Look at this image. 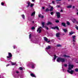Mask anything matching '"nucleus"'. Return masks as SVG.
<instances>
[{
    "label": "nucleus",
    "mask_w": 78,
    "mask_h": 78,
    "mask_svg": "<svg viewBox=\"0 0 78 78\" xmlns=\"http://www.w3.org/2000/svg\"><path fill=\"white\" fill-rule=\"evenodd\" d=\"M73 67L74 66L73 65H72L70 64L69 65L68 67V70H67V72L69 73H70L71 75L73 74V70H71V71H70L69 70H71V69H73Z\"/></svg>",
    "instance_id": "f257e3e1"
},
{
    "label": "nucleus",
    "mask_w": 78,
    "mask_h": 78,
    "mask_svg": "<svg viewBox=\"0 0 78 78\" xmlns=\"http://www.w3.org/2000/svg\"><path fill=\"white\" fill-rule=\"evenodd\" d=\"M57 61L58 62H59L60 61L62 62H65V58L61 57H58L57 59Z\"/></svg>",
    "instance_id": "f03ea898"
},
{
    "label": "nucleus",
    "mask_w": 78,
    "mask_h": 78,
    "mask_svg": "<svg viewBox=\"0 0 78 78\" xmlns=\"http://www.w3.org/2000/svg\"><path fill=\"white\" fill-rule=\"evenodd\" d=\"M8 53L9 54V56H7V58H9V59H11V58L12 56V54L10 52H8Z\"/></svg>",
    "instance_id": "7ed1b4c3"
},
{
    "label": "nucleus",
    "mask_w": 78,
    "mask_h": 78,
    "mask_svg": "<svg viewBox=\"0 0 78 78\" xmlns=\"http://www.w3.org/2000/svg\"><path fill=\"white\" fill-rule=\"evenodd\" d=\"M29 64L31 66V67L32 69H34L35 67V66H36V64L34 63L33 62H31L29 63Z\"/></svg>",
    "instance_id": "20e7f679"
},
{
    "label": "nucleus",
    "mask_w": 78,
    "mask_h": 78,
    "mask_svg": "<svg viewBox=\"0 0 78 78\" xmlns=\"http://www.w3.org/2000/svg\"><path fill=\"white\" fill-rule=\"evenodd\" d=\"M51 28L52 29V30H55V29H56L58 31H59V27H58L57 26H55V27H52Z\"/></svg>",
    "instance_id": "39448f33"
},
{
    "label": "nucleus",
    "mask_w": 78,
    "mask_h": 78,
    "mask_svg": "<svg viewBox=\"0 0 78 78\" xmlns=\"http://www.w3.org/2000/svg\"><path fill=\"white\" fill-rule=\"evenodd\" d=\"M56 14H57V19H59V18H60V17H61V15H60V12H56Z\"/></svg>",
    "instance_id": "423d86ee"
},
{
    "label": "nucleus",
    "mask_w": 78,
    "mask_h": 78,
    "mask_svg": "<svg viewBox=\"0 0 78 78\" xmlns=\"http://www.w3.org/2000/svg\"><path fill=\"white\" fill-rule=\"evenodd\" d=\"M44 40L45 41L47 42L48 43H49V42H50V41H48V38H47L46 37H44Z\"/></svg>",
    "instance_id": "0eeeda50"
},
{
    "label": "nucleus",
    "mask_w": 78,
    "mask_h": 78,
    "mask_svg": "<svg viewBox=\"0 0 78 78\" xmlns=\"http://www.w3.org/2000/svg\"><path fill=\"white\" fill-rule=\"evenodd\" d=\"M60 33L59 32L58 33L56 34V36L57 37H60Z\"/></svg>",
    "instance_id": "6e6552de"
},
{
    "label": "nucleus",
    "mask_w": 78,
    "mask_h": 78,
    "mask_svg": "<svg viewBox=\"0 0 78 78\" xmlns=\"http://www.w3.org/2000/svg\"><path fill=\"white\" fill-rule=\"evenodd\" d=\"M30 75L31 76H32V77H34L35 78L36 77V76H35V75H34V74L33 73H31Z\"/></svg>",
    "instance_id": "1a4fd4ad"
},
{
    "label": "nucleus",
    "mask_w": 78,
    "mask_h": 78,
    "mask_svg": "<svg viewBox=\"0 0 78 78\" xmlns=\"http://www.w3.org/2000/svg\"><path fill=\"white\" fill-rule=\"evenodd\" d=\"M41 25L42 26V27L44 28V27H45V23L44 22H42L41 23Z\"/></svg>",
    "instance_id": "9d476101"
},
{
    "label": "nucleus",
    "mask_w": 78,
    "mask_h": 78,
    "mask_svg": "<svg viewBox=\"0 0 78 78\" xmlns=\"http://www.w3.org/2000/svg\"><path fill=\"white\" fill-rule=\"evenodd\" d=\"M62 25L63 27H66V23H62Z\"/></svg>",
    "instance_id": "9b49d317"
},
{
    "label": "nucleus",
    "mask_w": 78,
    "mask_h": 78,
    "mask_svg": "<svg viewBox=\"0 0 78 78\" xmlns=\"http://www.w3.org/2000/svg\"><path fill=\"white\" fill-rule=\"evenodd\" d=\"M27 4H28V5H27V6H26V8H28V7H29V6H30V2H29L27 3Z\"/></svg>",
    "instance_id": "f8f14e48"
},
{
    "label": "nucleus",
    "mask_w": 78,
    "mask_h": 78,
    "mask_svg": "<svg viewBox=\"0 0 78 78\" xmlns=\"http://www.w3.org/2000/svg\"><path fill=\"white\" fill-rule=\"evenodd\" d=\"M50 48H51V46H48V47L46 48V50H49V49H50Z\"/></svg>",
    "instance_id": "ddd939ff"
},
{
    "label": "nucleus",
    "mask_w": 78,
    "mask_h": 78,
    "mask_svg": "<svg viewBox=\"0 0 78 78\" xmlns=\"http://www.w3.org/2000/svg\"><path fill=\"white\" fill-rule=\"evenodd\" d=\"M12 66H15L16 65V63L11 62Z\"/></svg>",
    "instance_id": "4468645a"
},
{
    "label": "nucleus",
    "mask_w": 78,
    "mask_h": 78,
    "mask_svg": "<svg viewBox=\"0 0 78 78\" xmlns=\"http://www.w3.org/2000/svg\"><path fill=\"white\" fill-rule=\"evenodd\" d=\"M54 60H55V59H56V58H57V57L56 56V55H54Z\"/></svg>",
    "instance_id": "2eb2a0df"
},
{
    "label": "nucleus",
    "mask_w": 78,
    "mask_h": 78,
    "mask_svg": "<svg viewBox=\"0 0 78 78\" xmlns=\"http://www.w3.org/2000/svg\"><path fill=\"white\" fill-rule=\"evenodd\" d=\"M63 31H64L65 33H66V32H67V30L66 29H63Z\"/></svg>",
    "instance_id": "dca6fc26"
},
{
    "label": "nucleus",
    "mask_w": 78,
    "mask_h": 78,
    "mask_svg": "<svg viewBox=\"0 0 78 78\" xmlns=\"http://www.w3.org/2000/svg\"><path fill=\"white\" fill-rule=\"evenodd\" d=\"M63 56L64 57H67V58H70V56H69V55H63Z\"/></svg>",
    "instance_id": "f3484780"
},
{
    "label": "nucleus",
    "mask_w": 78,
    "mask_h": 78,
    "mask_svg": "<svg viewBox=\"0 0 78 78\" xmlns=\"http://www.w3.org/2000/svg\"><path fill=\"white\" fill-rule=\"evenodd\" d=\"M47 25H52V23H51L50 22H48L47 24Z\"/></svg>",
    "instance_id": "a211bd4d"
},
{
    "label": "nucleus",
    "mask_w": 78,
    "mask_h": 78,
    "mask_svg": "<svg viewBox=\"0 0 78 78\" xmlns=\"http://www.w3.org/2000/svg\"><path fill=\"white\" fill-rule=\"evenodd\" d=\"M72 5H69V6H67V8H72Z\"/></svg>",
    "instance_id": "6ab92c4d"
},
{
    "label": "nucleus",
    "mask_w": 78,
    "mask_h": 78,
    "mask_svg": "<svg viewBox=\"0 0 78 78\" xmlns=\"http://www.w3.org/2000/svg\"><path fill=\"white\" fill-rule=\"evenodd\" d=\"M53 9V7H51L50 10V11H52Z\"/></svg>",
    "instance_id": "aec40b11"
},
{
    "label": "nucleus",
    "mask_w": 78,
    "mask_h": 78,
    "mask_svg": "<svg viewBox=\"0 0 78 78\" xmlns=\"http://www.w3.org/2000/svg\"><path fill=\"white\" fill-rule=\"evenodd\" d=\"M42 28V27H40L39 28H38V30H37V32H38L39 31V30H40V29H41Z\"/></svg>",
    "instance_id": "412c9836"
},
{
    "label": "nucleus",
    "mask_w": 78,
    "mask_h": 78,
    "mask_svg": "<svg viewBox=\"0 0 78 78\" xmlns=\"http://www.w3.org/2000/svg\"><path fill=\"white\" fill-rule=\"evenodd\" d=\"M35 14V12H33L31 14V16H33Z\"/></svg>",
    "instance_id": "4be33fe9"
},
{
    "label": "nucleus",
    "mask_w": 78,
    "mask_h": 78,
    "mask_svg": "<svg viewBox=\"0 0 78 78\" xmlns=\"http://www.w3.org/2000/svg\"><path fill=\"white\" fill-rule=\"evenodd\" d=\"M49 11V9L48 8H47L46 9V10L45 11V12H48Z\"/></svg>",
    "instance_id": "5701e85b"
},
{
    "label": "nucleus",
    "mask_w": 78,
    "mask_h": 78,
    "mask_svg": "<svg viewBox=\"0 0 78 78\" xmlns=\"http://www.w3.org/2000/svg\"><path fill=\"white\" fill-rule=\"evenodd\" d=\"M21 16H22V18L23 19H25V15H22Z\"/></svg>",
    "instance_id": "b1692460"
},
{
    "label": "nucleus",
    "mask_w": 78,
    "mask_h": 78,
    "mask_svg": "<svg viewBox=\"0 0 78 78\" xmlns=\"http://www.w3.org/2000/svg\"><path fill=\"white\" fill-rule=\"evenodd\" d=\"M75 72H78V68L75 69Z\"/></svg>",
    "instance_id": "393cba45"
},
{
    "label": "nucleus",
    "mask_w": 78,
    "mask_h": 78,
    "mask_svg": "<svg viewBox=\"0 0 78 78\" xmlns=\"http://www.w3.org/2000/svg\"><path fill=\"white\" fill-rule=\"evenodd\" d=\"M57 47H61V44H57Z\"/></svg>",
    "instance_id": "a878e982"
},
{
    "label": "nucleus",
    "mask_w": 78,
    "mask_h": 78,
    "mask_svg": "<svg viewBox=\"0 0 78 78\" xmlns=\"http://www.w3.org/2000/svg\"><path fill=\"white\" fill-rule=\"evenodd\" d=\"M75 37H76V36L75 35H73V39H75Z\"/></svg>",
    "instance_id": "bb28decb"
},
{
    "label": "nucleus",
    "mask_w": 78,
    "mask_h": 78,
    "mask_svg": "<svg viewBox=\"0 0 78 78\" xmlns=\"http://www.w3.org/2000/svg\"><path fill=\"white\" fill-rule=\"evenodd\" d=\"M44 28H46V30H48V27H47V26H44Z\"/></svg>",
    "instance_id": "cd10ccee"
},
{
    "label": "nucleus",
    "mask_w": 78,
    "mask_h": 78,
    "mask_svg": "<svg viewBox=\"0 0 78 78\" xmlns=\"http://www.w3.org/2000/svg\"><path fill=\"white\" fill-rule=\"evenodd\" d=\"M66 23L67 25H70V23H69V22H67Z\"/></svg>",
    "instance_id": "c85d7f7f"
},
{
    "label": "nucleus",
    "mask_w": 78,
    "mask_h": 78,
    "mask_svg": "<svg viewBox=\"0 0 78 78\" xmlns=\"http://www.w3.org/2000/svg\"><path fill=\"white\" fill-rule=\"evenodd\" d=\"M51 15H52V16H53V15L54 14V12H51Z\"/></svg>",
    "instance_id": "c756f323"
},
{
    "label": "nucleus",
    "mask_w": 78,
    "mask_h": 78,
    "mask_svg": "<svg viewBox=\"0 0 78 78\" xmlns=\"http://www.w3.org/2000/svg\"><path fill=\"white\" fill-rule=\"evenodd\" d=\"M74 33L73 32H70L69 34V35H72V34H73Z\"/></svg>",
    "instance_id": "7c9ffc66"
},
{
    "label": "nucleus",
    "mask_w": 78,
    "mask_h": 78,
    "mask_svg": "<svg viewBox=\"0 0 78 78\" xmlns=\"http://www.w3.org/2000/svg\"><path fill=\"white\" fill-rule=\"evenodd\" d=\"M19 69H20V70H23V68L22 67H20L19 68Z\"/></svg>",
    "instance_id": "2f4dec72"
},
{
    "label": "nucleus",
    "mask_w": 78,
    "mask_h": 78,
    "mask_svg": "<svg viewBox=\"0 0 78 78\" xmlns=\"http://www.w3.org/2000/svg\"><path fill=\"white\" fill-rule=\"evenodd\" d=\"M39 33H41V32L42 31V30L41 29H39Z\"/></svg>",
    "instance_id": "473e14b6"
},
{
    "label": "nucleus",
    "mask_w": 78,
    "mask_h": 78,
    "mask_svg": "<svg viewBox=\"0 0 78 78\" xmlns=\"http://www.w3.org/2000/svg\"><path fill=\"white\" fill-rule=\"evenodd\" d=\"M31 29L33 30H34L35 29V27H32Z\"/></svg>",
    "instance_id": "72a5a7b5"
},
{
    "label": "nucleus",
    "mask_w": 78,
    "mask_h": 78,
    "mask_svg": "<svg viewBox=\"0 0 78 78\" xmlns=\"http://www.w3.org/2000/svg\"><path fill=\"white\" fill-rule=\"evenodd\" d=\"M29 39H31V34H30L29 35Z\"/></svg>",
    "instance_id": "f704fd0d"
},
{
    "label": "nucleus",
    "mask_w": 78,
    "mask_h": 78,
    "mask_svg": "<svg viewBox=\"0 0 78 78\" xmlns=\"http://www.w3.org/2000/svg\"><path fill=\"white\" fill-rule=\"evenodd\" d=\"M55 22L56 23H59V21L58 20H57L55 21Z\"/></svg>",
    "instance_id": "c9c22d12"
},
{
    "label": "nucleus",
    "mask_w": 78,
    "mask_h": 78,
    "mask_svg": "<svg viewBox=\"0 0 78 78\" xmlns=\"http://www.w3.org/2000/svg\"><path fill=\"white\" fill-rule=\"evenodd\" d=\"M1 4L2 6H3V5H4V3L3 2H2Z\"/></svg>",
    "instance_id": "e433bc0d"
},
{
    "label": "nucleus",
    "mask_w": 78,
    "mask_h": 78,
    "mask_svg": "<svg viewBox=\"0 0 78 78\" xmlns=\"http://www.w3.org/2000/svg\"><path fill=\"white\" fill-rule=\"evenodd\" d=\"M33 4H30V7L31 8H32V7H33Z\"/></svg>",
    "instance_id": "4c0bfd02"
},
{
    "label": "nucleus",
    "mask_w": 78,
    "mask_h": 78,
    "mask_svg": "<svg viewBox=\"0 0 78 78\" xmlns=\"http://www.w3.org/2000/svg\"><path fill=\"white\" fill-rule=\"evenodd\" d=\"M52 3L53 4V5L55 4V1H53L52 2Z\"/></svg>",
    "instance_id": "58836bf2"
},
{
    "label": "nucleus",
    "mask_w": 78,
    "mask_h": 78,
    "mask_svg": "<svg viewBox=\"0 0 78 78\" xmlns=\"http://www.w3.org/2000/svg\"><path fill=\"white\" fill-rule=\"evenodd\" d=\"M44 17V16H41V19H43Z\"/></svg>",
    "instance_id": "ea45409f"
},
{
    "label": "nucleus",
    "mask_w": 78,
    "mask_h": 78,
    "mask_svg": "<svg viewBox=\"0 0 78 78\" xmlns=\"http://www.w3.org/2000/svg\"><path fill=\"white\" fill-rule=\"evenodd\" d=\"M64 66L65 67H67V64H65L64 65Z\"/></svg>",
    "instance_id": "a19ab883"
},
{
    "label": "nucleus",
    "mask_w": 78,
    "mask_h": 78,
    "mask_svg": "<svg viewBox=\"0 0 78 78\" xmlns=\"http://www.w3.org/2000/svg\"><path fill=\"white\" fill-rule=\"evenodd\" d=\"M75 39H73V42H76L75 40Z\"/></svg>",
    "instance_id": "79ce46f5"
},
{
    "label": "nucleus",
    "mask_w": 78,
    "mask_h": 78,
    "mask_svg": "<svg viewBox=\"0 0 78 78\" xmlns=\"http://www.w3.org/2000/svg\"><path fill=\"white\" fill-rule=\"evenodd\" d=\"M76 28L77 30H78V26H76Z\"/></svg>",
    "instance_id": "37998d69"
},
{
    "label": "nucleus",
    "mask_w": 78,
    "mask_h": 78,
    "mask_svg": "<svg viewBox=\"0 0 78 78\" xmlns=\"http://www.w3.org/2000/svg\"><path fill=\"white\" fill-rule=\"evenodd\" d=\"M73 20H74V21H76V19H74V18H73Z\"/></svg>",
    "instance_id": "c03bdc74"
},
{
    "label": "nucleus",
    "mask_w": 78,
    "mask_h": 78,
    "mask_svg": "<svg viewBox=\"0 0 78 78\" xmlns=\"http://www.w3.org/2000/svg\"><path fill=\"white\" fill-rule=\"evenodd\" d=\"M60 12H63V10H62V9H61V10L60 11Z\"/></svg>",
    "instance_id": "a18cd8bd"
},
{
    "label": "nucleus",
    "mask_w": 78,
    "mask_h": 78,
    "mask_svg": "<svg viewBox=\"0 0 78 78\" xmlns=\"http://www.w3.org/2000/svg\"><path fill=\"white\" fill-rule=\"evenodd\" d=\"M13 48L14 49H15V48H15V47H16V46H13Z\"/></svg>",
    "instance_id": "49530a36"
},
{
    "label": "nucleus",
    "mask_w": 78,
    "mask_h": 78,
    "mask_svg": "<svg viewBox=\"0 0 78 78\" xmlns=\"http://www.w3.org/2000/svg\"><path fill=\"white\" fill-rule=\"evenodd\" d=\"M42 9H45V7H43Z\"/></svg>",
    "instance_id": "de8ad7c7"
},
{
    "label": "nucleus",
    "mask_w": 78,
    "mask_h": 78,
    "mask_svg": "<svg viewBox=\"0 0 78 78\" xmlns=\"http://www.w3.org/2000/svg\"><path fill=\"white\" fill-rule=\"evenodd\" d=\"M16 73H19V71H16Z\"/></svg>",
    "instance_id": "09e8293b"
},
{
    "label": "nucleus",
    "mask_w": 78,
    "mask_h": 78,
    "mask_svg": "<svg viewBox=\"0 0 78 78\" xmlns=\"http://www.w3.org/2000/svg\"><path fill=\"white\" fill-rule=\"evenodd\" d=\"M57 8H59L60 7V5H57Z\"/></svg>",
    "instance_id": "8fccbe9b"
},
{
    "label": "nucleus",
    "mask_w": 78,
    "mask_h": 78,
    "mask_svg": "<svg viewBox=\"0 0 78 78\" xmlns=\"http://www.w3.org/2000/svg\"><path fill=\"white\" fill-rule=\"evenodd\" d=\"M9 66V64L7 65H6V67H8V66Z\"/></svg>",
    "instance_id": "3c124183"
},
{
    "label": "nucleus",
    "mask_w": 78,
    "mask_h": 78,
    "mask_svg": "<svg viewBox=\"0 0 78 78\" xmlns=\"http://www.w3.org/2000/svg\"><path fill=\"white\" fill-rule=\"evenodd\" d=\"M72 21L73 23H75V21H73V20H72Z\"/></svg>",
    "instance_id": "603ef678"
},
{
    "label": "nucleus",
    "mask_w": 78,
    "mask_h": 78,
    "mask_svg": "<svg viewBox=\"0 0 78 78\" xmlns=\"http://www.w3.org/2000/svg\"><path fill=\"white\" fill-rule=\"evenodd\" d=\"M73 9H74V8H75V6H73Z\"/></svg>",
    "instance_id": "864d4df0"
},
{
    "label": "nucleus",
    "mask_w": 78,
    "mask_h": 78,
    "mask_svg": "<svg viewBox=\"0 0 78 78\" xmlns=\"http://www.w3.org/2000/svg\"><path fill=\"white\" fill-rule=\"evenodd\" d=\"M56 1H59V2H60V1H61V0H56Z\"/></svg>",
    "instance_id": "5fc2aeb1"
},
{
    "label": "nucleus",
    "mask_w": 78,
    "mask_h": 78,
    "mask_svg": "<svg viewBox=\"0 0 78 78\" xmlns=\"http://www.w3.org/2000/svg\"><path fill=\"white\" fill-rule=\"evenodd\" d=\"M35 1V0H32V2H34Z\"/></svg>",
    "instance_id": "6e6d98bb"
},
{
    "label": "nucleus",
    "mask_w": 78,
    "mask_h": 78,
    "mask_svg": "<svg viewBox=\"0 0 78 78\" xmlns=\"http://www.w3.org/2000/svg\"><path fill=\"white\" fill-rule=\"evenodd\" d=\"M38 17H41V15H38Z\"/></svg>",
    "instance_id": "4d7b16f0"
},
{
    "label": "nucleus",
    "mask_w": 78,
    "mask_h": 78,
    "mask_svg": "<svg viewBox=\"0 0 78 78\" xmlns=\"http://www.w3.org/2000/svg\"><path fill=\"white\" fill-rule=\"evenodd\" d=\"M58 39L59 40H61V38H58Z\"/></svg>",
    "instance_id": "13d9d810"
},
{
    "label": "nucleus",
    "mask_w": 78,
    "mask_h": 78,
    "mask_svg": "<svg viewBox=\"0 0 78 78\" xmlns=\"http://www.w3.org/2000/svg\"><path fill=\"white\" fill-rule=\"evenodd\" d=\"M34 23V21H33L32 23Z\"/></svg>",
    "instance_id": "bf43d9fd"
},
{
    "label": "nucleus",
    "mask_w": 78,
    "mask_h": 78,
    "mask_svg": "<svg viewBox=\"0 0 78 78\" xmlns=\"http://www.w3.org/2000/svg\"><path fill=\"white\" fill-rule=\"evenodd\" d=\"M77 15H78V12L77 13Z\"/></svg>",
    "instance_id": "052dcab7"
},
{
    "label": "nucleus",
    "mask_w": 78,
    "mask_h": 78,
    "mask_svg": "<svg viewBox=\"0 0 78 78\" xmlns=\"http://www.w3.org/2000/svg\"><path fill=\"white\" fill-rule=\"evenodd\" d=\"M76 23H78V21H77V22H76Z\"/></svg>",
    "instance_id": "680f3d73"
},
{
    "label": "nucleus",
    "mask_w": 78,
    "mask_h": 78,
    "mask_svg": "<svg viewBox=\"0 0 78 78\" xmlns=\"http://www.w3.org/2000/svg\"><path fill=\"white\" fill-rule=\"evenodd\" d=\"M73 44L74 45H75V43H73Z\"/></svg>",
    "instance_id": "e2e57ef3"
},
{
    "label": "nucleus",
    "mask_w": 78,
    "mask_h": 78,
    "mask_svg": "<svg viewBox=\"0 0 78 78\" xmlns=\"http://www.w3.org/2000/svg\"><path fill=\"white\" fill-rule=\"evenodd\" d=\"M62 70H63V71H64V69H63Z\"/></svg>",
    "instance_id": "0e129e2a"
},
{
    "label": "nucleus",
    "mask_w": 78,
    "mask_h": 78,
    "mask_svg": "<svg viewBox=\"0 0 78 78\" xmlns=\"http://www.w3.org/2000/svg\"><path fill=\"white\" fill-rule=\"evenodd\" d=\"M68 1H69V2H70V0H69Z\"/></svg>",
    "instance_id": "69168bd1"
},
{
    "label": "nucleus",
    "mask_w": 78,
    "mask_h": 78,
    "mask_svg": "<svg viewBox=\"0 0 78 78\" xmlns=\"http://www.w3.org/2000/svg\"><path fill=\"white\" fill-rule=\"evenodd\" d=\"M63 35H64V34H63Z\"/></svg>",
    "instance_id": "338daca9"
},
{
    "label": "nucleus",
    "mask_w": 78,
    "mask_h": 78,
    "mask_svg": "<svg viewBox=\"0 0 78 78\" xmlns=\"http://www.w3.org/2000/svg\"><path fill=\"white\" fill-rule=\"evenodd\" d=\"M77 11H78V10H77Z\"/></svg>",
    "instance_id": "774afa93"
}]
</instances>
